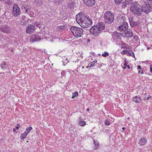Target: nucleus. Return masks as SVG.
<instances>
[{
  "label": "nucleus",
  "mask_w": 152,
  "mask_h": 152,
  "mask_svg": "<svg viewBox=\"0 0 152 152\" xmlns=\"http://www.w3.org/2000/svg\"><path fill=\"white\" fill-rule=\"evenodd\" d=\"M129 118H128V119H129Z\"/></svg>",
  "instance_id": "62"
},
{
  "label": "nucleus",
  "mask_w": 152,
  "mask_h": 152,
  "mask_svg": "<svg viewBox=\"0 0 152 152\" xmlns=\"http://www.w3.org/2000/svg\"><path fill=\"white\" fill-rule=\"evenodd\" d=\"M91 33L95 36H97L101 32L97 26H93L90 29Z\"/></svg>",
  "instance_id": "7"
},
{
  "label": "nucleus",
  "mask_w": 152,
  "mask_h": 152,
  "mask_svg": "<svg viewBox=\"0 0 152 152\" xmlns=\"http://www.w3.org/2000/svg\"><path fill=\"white\" fill-rule=\"evenodd\" d=\"M26 18V17L25 15H23L21 16V19L22 20H24Z\"/></svg>",
  "instance_id": "41"
},
{
  "label": "nucleus",
  "mask_w": 152,
  "mask_h": 152,
  "mask_svg": "<svg viewBox=\"0 0 152 152\" xmlns=\"http://www.w3.org/2000/svg\"><path fill=\"white\" fill-rule=\"evenodd\" d=\"M125 129V127H123V128H122V129L123 130H124V129Z\"/></svg>",
  "instance_id": "58"
},
{
  "label": "nucleus",
  "mask_w": 152,
  "mask_h": 152,
  "mask_svg": "<svg viewBox=\"0 0 152 152\" xmlns=\"http://www.w3.org/2000/svg\"><path fill=\"white\" fill-rule=\"evenodd\" d=\"M125 3L124 1H123L121 3V8L122 9H125L127 6V5L126 4H125Z\"/></svg>",
  "instance_id": "24"
},
{
  "label": "nucleus",
  "mask_w": 152,
  "mask_h": 152,
  "mask_svg": "<svg viewBox=\"0 0 152 152\" xmlns=\"http://www.w3.org/2000/svg\"><path fill=\"white\" fill-rule=\"evenodd\" d=\"M145 3L152 6V0H144Z\"/></svg>",
  "instance_id": "23"
},
{
  "label": "nucleus",
  "mask_w": 152,
  "mask_h": 152,
  "mask_svg": "<svg viewBox=\"0 0 152 152\" xmlns=\"http://www.w3.org/2000/svg\"><path fill=\"white\" fill-rule=\"evenodd\" d=\"M30 131L29 130H28V129H26V131L24 132V133H25V134H26L27 135L29 132Z\"/></svg>",
  "instance_id": "40"
},
{
  "label": "nucleus",
  "mask_w": 152,
  "mask_h": 152,
  "mask_svg": "<svg viewBox=\"0 0 152 152\" xmlns=\"http://www.w3.org/2000/svg\"><path fill=\"white\" fill-rule=\"evenodd\" d=\"M127 67L129 69H130V67L129 65H128L127 66Z\"/></svg>",
  "instance_id": "53"
},
{
  "label": "nucleus",
  "mask_w": 152,
  "mask_h": 152,
  "mask_svg": "<svg viewBox=\"0 0 152 152\" xmlns=\"http://www.w3.org/2000/svg\"><path fill=\"white\" fill-rule=\"evenodd\" d=\"M78 95V93L77 92H75L72 94V98H73L76 96H77Z\"/></svg>",
  "instance_id": "29"
},
{
  "label": "nucleus",
  "mask_w": 152,
  "mask_h": 152,
  "mask_svg": "<svg viewBox=\"0 0 152 152\" xmlns=\"http://www.w3.org/2000/svg\"><path fill=\"white\" fill-rule=\"evenodd\" d=\"M127 5H129L132 3V0H125L124 1Z\"/></svg>",
  "instance_id": "22"
},
{
  "label": "nucleus",
  "mask_w": 152,
  "mask_h": 152,
  "mask_svg": "<svg viewBox=\"0 0 152 152\" xmlns=\"http://www.w3.org/2000/svg\"><path fill=\"white\" fill-rule=\"evenodd\" d=\"M86 123L84 121L80 120L78 122V125L82 126H84L86 124Z\"/></svg>",
  "instance_id": "21"
},
{
  "label": "nucleus",
  "mask_w": 152,
  "mask_h": 152,
  "mask_svg": "<svg viewBox=\"0 0 152 152\" xmlns=\"http://www.w3.org/2000/svg\"><path fill=\"white\" fill-rule=\"evenodd\" d=\"M26 13L28 14V15L31 17H34V13L33 11L31 10V8H28L25 11Z\"/></svg>",
  "instance_id": "19"
},
{
  "label": "nucleus",
  "mask_w": 152,
  "mask_h": 152,
  "mask_svg": "<svg viewBox=\"0 0 152 152\" xmlns=\"http://www.w3.org/2000/svg\"><path fill=\"white\" fill-rule=\"evenodd\" d=\"M76 18L77 22L79 23L80 26L83 28L91 27L92 25V20L84 14L79 13L78 15H76Z\"/></svg>",
  "instance_id": "1"
},
{
  "label": "nucleus",
  "mask_w": 152,
  "mask_h": 152,
  "mask_svg": "<svg viewBox=\"0 0 152 152\" xmlns=\"http://www.w3.org/2000/svg\"><path fill=\"white\" fill-rule=\"evenodd\" d=\"M130 10L135 15L140 16L142 14L141 7L137 2L134 3L131 5Z\"/></svg>",
  "instance_id": "2"
},
{
  "label": "nucleus",
  "mask_w": 152,
  "mask_h": 152,
  "mask_svg": "<svg viewBox=\"0 0 152 152\" xmlns=\"http://www.w3.org/2000/svg\"><path fill=\"white\" fill-rule=\"evenodd\" d=\"M6 63L4 62H3L1 64V67L2 69L5 68Z\"/></svg>",
  "instance_id": "27"
},
{
  "label": "nucleus",
  "mask_w": 152,
  "mask_h": 152,
  "mask_svg": "<svg viewBox=\"0 0 152 152\" xmlns=\"http://www.w3.org/2000/svg\"><path fill=\"white\" fill-rule=\"evenodd\" d=\"M35 30L34 26L31 24L28 25L26 29V32L27 34H31Z\"/></svg>",
  "instance_id": "11"
},
{
  "label": "nucleus",
  "mask_w": 152,
  "mask_h": 152,
  "mask_svg": "<svg viewBox=\"0 0 152 152\" xmlns=\"http://www.w3.org/2000/svg\"><path fill=\"white\" fill-rule=\"evenodd\" d=\"M129 22L130 26L132 27H133L137 26V25L139 24V23L138 21H136L134 19H131L129 20Z\"/></svg>",
  "instance_id": "14"
},
{
  "label": "nucleus",
  "mask_w": 152,
  "mask_h": 152,
  "mask_svg": "<svg viewBox=\"0 0 152 152\" xmlns=\"http://www.w3.org/2000/svg\"><path fill=\"white\" fill-rule=\"evenodd\" d=\"M104 124L107 126H109L110 124V121L108 120H106L104 121Z\"/></svg>",
  "instance_id": "34"
},
{
  "label": "nucleus",
  "mask_w": 152,
  "mask_h": 152,
  "mask_svg": "<svg viewBox=\"0 0 152 152\" xmlns=\"http://www.w3.org/2000/svg\"><path fill=\"white\" fill-rule=\"evenodd\" d=\"M142 13L143 12L148 14L152 11V6L145 3L141 7Z\"/></svg>",
  "instance_id": "6"
},
{
  "label": "nucleus",
  "mask_w": 152,
  "mask_h": 152,
  "mask_svg": "<svg viewBox=\"0 0 152 152\" xmlns=\"http://www.w3.org/2000/svg\"><path fill=\"white\" fill-rule=\"evenodd\" d=\"M41 39L40 37L37 35H33L30 38V40L32 42H38L40 41Z\"/></svg>",
  "instance_id": "13"
},
{
  "label": "nucleus",
  "mask_w": 152,
  "mask_h": 152,
  "mask_svg": "<svg viewBox=\"0 0 152 152\" xmlns=\"http://www.w3.org/2000/svg\"><path fill=\"white\" fill-rule=\"evenodd\" d=\"M133 101L136 103H140L141 102V99L140 96H135L132 99Z\"/></svg>",
  "instance_id": "20"
},
{
  "label": "nucleus",
  "mask_w": 152,
  "mask_h": 152,
  "mask_svg": "<svg viewBox=\"0 0 152 152\" xmlns=\"http://www.w3.org/2000/svg\"><path fill=\"white\" fill-rule=\"evenodd\" d=\"M133 34V32L131 30L127 31L125 33V37L126 38H130L132 37Z\"/></svg>",
  "instance_id": "18"
},
{
  "label": "nucleus",
  "mask_w": 152,
  "mask_h": 152,
  "mask_svg": "<svg viewBox=\"0 0 152 152\" xmlns=\"http://www.w3.org/2000/svg\"><path fill=\"white\" fill-rule=\"evenodd\" d=\"M3 73H1L0 74H3Z\"/></svg>",
  "instance_id": "61"
},
{
  "label": "nucleus",
  "mask_w": 152,
  "mask_h": 152,
  "mask_svg": "<svg viewBox=\"0 0 152 152\" xmlns=\"http://www.w3.org/2000/svg\"><path fill=\"white\" fill-rule=\"evenodd\" d=\"M118 30L120 31H125L128 29V25L126 22H124L118 27Z\"/></svg>",
  "instance_id": "8"
},
{
  "label": "nucleus",
  "mask_w": 152,
  "mask_h": 152,
  "mask_svg": "<svg viewBox=\"0 0 152 152\" xmlns=\"http://www.w3.org/2000/svg\"><path fill=\"white\" fill-rule=\"evenodd\" d=\"M25 133L24 132L21 134L20 136V139L21 140H23L26 138V136L27 135L26 134H25Z\"/></svg>",
  "instance_id": "26"
},
{
  "label": "nucleus",
  "mask_w": 152,
  "mask_h": 152,
  "mask_svg": "<svg viewBox=\"0 0 152 152\" xmlns=\"http://www.w3.org/2000/svg\"><path fill=\"white\" fill-rule=\"evenodd\" d=\"M81 68H82V69H83L84 68V66H82L81 67Z\"/></svg>",
  "instance_id": "60"
},
{
  "label": "nucleus",
  "mask_w": 152,
  "mask_h": 152,
  "mask_svg": "<svg viewBox=\"0 0 152 152\" xmlns=\"http://www.w3.org/2000/svg\"><path fill=\"white\" fill-rule=\"evenodd\" d=\"M89 108H87V109H86V110L87 111H89Z\"/></svg>",
  "instance_id": "55"
},
{
  "label": "nucleus",
  "mask_w": 152,
  "mask_h": 152,
  "mask_svg": "<svg viewBox=\"0 0 152 152\" xmlns=\"http://www.w3.org/2000/svg\"><path fill=\"white\" fill-rule=\"evenodd\" d=\"M131 52H133L131 50H128V52L127 53L128 54V56H131Z\"/></svg>",
  "instance_id": "39"
},
{
  "label": "nucleus",
  "mask_w": 152,
  "mask_h": 152,
  "mask_svg": "<svg viewBox=\"0 0 152 152\" xmlns=\"http://www.w3.org/2000/svg\"><path fill=\"white\" fill-rule=\"evenodd\" d=\"M84 3L86 5L91 7L95 4V0H83Z\"/></svg>",
  "instance_id": "12"
},
{
  "label": "nucleus",
  "mask_w": 152,
  "mask_h": 152,
  "mask_svg": "<svg viewBox=\"0 0 152 152\" xmlns=\"http://www.w3.org/2000/svg\"><path fill=\"white\" fill-rule=\"evenodd\" d=\"M131 56L134 58L135 56H134V53L133 52H132V53L131 52Z\"/></svg>",
  "instance_id": "44"
},
{
  "label": "nucleus",
  "mask_w": 152,
  "mask_h": 152,
  "mask_svg": "<svg viewBox=\"0 0 152 152\" xmlns=\"http://www.w3.org/2000/svg\"><path fill=\"white\" fill-rule=\"evenodd\" d=\"M123 0H115V3L117 4H118L120 3H121V2Z\"/></svg>",
  "instance_id": "35"
},
{
  "label": "nucleus",
  "mask_w": 152,
  "mask_h": 152,
  "mask_svg": "<svg viewBox=\"0 0 152 152\" xmlns=\"http://www.w3.org/2000/svg\"><path fill=\"white\" fill-rule=\"evenodd\" d=\"M13 131L14 132H16V129H13Z\"/></svg>",
  "instance_id": "51"
},
{
  "label": "nucleus",
  "mask_w": 152,
  "mask_h": 152,
  "mask_svg": "<svg viewBox=\"0 0 152 152\" xmlns=\"http://www.w3.org/2000/svg\"><path fill=\"white\" fill-rule=\"evenodd\" d=\"M20 126V124H18L17 125V126H16V128L18 130L19 129V127Z\"/></svg>",
  "instance_id": "42"
},
{
  "label": "nucleus",
  "mask_w": 152,
  "mask_h": 152,
  "mask_svg": "<svg viewBox=\"0 0 152 152\" xmlns=\"http://www.w3.org/2000/svg\"><path fill=\"white\" fill-rule=\"evenodd\" d=\"M70 30L76 37H81L83 33V30L80 28L72 26L70 28Z\"/></svg>",
  "instance_id": "3"
},
{
  "label": "nucleus",
  "mask_w": 152,
  "mask_h": 152,
  "mask_svg": "<svg viewBox=\"0 0 152 152\" xmlns=\"http://www.w3.org/2000/svg\"><path fill=\"white\" fill-rule=\"evenodd\" d=\"M54 2L57 4H60L62 3V0H55Z\"/></svg>",
  "instance_id": "25"
},
{
  "label": "nucleus",
  "mask_w": 152,
  "mask_h": 152,
  "mask_svg": "<svg viewBox=\"0 0 152 152\" xmlns=\"http://www.w3.org/2000/svg\"><path fill=\"white\" fill-rule=\"evenodd\" d=\"M109 53L107 52H104V53L102 54V56L104 57H106L107 56H108Z\"/></svg>",
  "instance_id": "31"
},
{
  "label": "nucleus",
  "mask_w": 152,
  "mask_h": 152,
  "mask_svg": "<svg viewBox=\"0 0 152 152\" xmlns=\"http://www.w3.org/2000/svg\"><path fill=\"white\" fill-rule=\"evenodd\" d=\"M94 63L93 62L90 63L89 64V67H91L94 66Z\"/></svg>",
  "instance_id": "38"
},
{
  "label": "nucleus",
  "mask_w": 152,
  "mask_h": 152,
  "mask_svg": "<svg viewBox=\"0 0 152 152\" xmlns=\"http://www.w3.org/2000/svg\"><path fill=\"white\" fill-rule=\"evenodd\" d=\"M94 143L95 145V148L96 149H97L99 147V143L98 142H94Z\"/></svg>",
  "instance_id": "30"
},
{
  "label": "nucleus",
  "mask_w": 152,
  "mask_h": 152,
  "mask_svg": "<svg viewBox=\"0 0 152 152\" xmlns=\"http://www.w3.org/2000/svg\"><path fill=\"white\" fill-rule=\"evenodd\" d=\"M27 129L30 131L32 129V128L31 126H30L28 128H27Z\"/></svg>",
  "instance_id": "46"
},
{
  "label": "nucleus",
  "mask_w": 152,
  "mask_h": 152,
  "mask_svg": "<svg viewBox=\"0 0 152 152\" xmlns=\"http://www.w3.org/2000/svg\"><path fill=\"white\" fill-rule=\"evenodd\" d=\"M6 0H0V1H5Z\"/></svg>",
  "instance_id": "57"
},
{
  "label": "nucleus",
  "mask_w": 152,
  "mask_h": 152,
  "mask_svg": "<svg viewBox=\"0 0 152 152\" xmlns=\"http://www.w3.org/2000/svg\"><path fill=\"white\" fill-rule=\"evenodd\" d=\"M11 28L10 27L7 25H4L0 27V30L2 32L8 34L10 32Z\"/></svg>",
  "instance_id": "9"
},
{
  "label": "nucleus",
  "mask_w": 152,
  "mask_h": 152,
  "mask_svg": "<svg viewBox=\"0 0 152 152\" xmlns=\"http://www.w3.org/2000/svg\"><path fill=\"white\" fill-rule=\"evenodd\" d=\"M65 72L64 71H63L61 72V77L63 78L64 77H65Z\"/></svg>",
  "instance_id": "32"
},
{
  "label": "nucleus",
  "mask_w": 152,
  "mask_h": 152,
  "mask_svg": "<svg viewBox=\"0 0 152 152\" xmlns=\"http://www.w3.org/2000/svg\"><path fill=\"white\" fill-rule=\"evenodd\" d=\"M124 66H126L127 65V64L126 63L124 64Z\"/></svg>",
  "instance_id": "54"
},
{
  "label": "nucleus",
  "mask_w": 152,
  "mask_h": 152,
  "mask_svg": "<svg viewBox=\"0 0 152 152\" xmlns=\"http://www.w3.org/2000/svg\"><path fill=\"white\" fill-rule=\"evenodd\" d=\"M128 52V50H124L121 52V53L122 54H125L126 53H127Z\"/></svg>",
  "instance_id": "37"
},
{
  "label": "nucleus",
  "mask_w": 152,
  "mask_h": 152,
  "mask_svg": "<svg viewBox=\"0 0 152 152\" xmlns=\"http://www.w3.org/2000/svg\"><path fill=\"white\" fill-rule=\"evenodd\" d=\"M21 12L20 9L18 4H14L13 6L12 11V14L15 17H17L19 15Z\"/></svg>",
  "instance_id": "5"
},
{
  "label": "nucleus",
  "mask_w": 152,
  "mask_h": 152,
  "mask_svg": "<svg viewBox=\"0 0 152 152\" xmlns=\"http://www.w3.org/2000/svg\"><path fill=\"white\" fill-rule=\"evenodd\" d=\"M138 73L139 74H142L143 73L142 70H139L138 72Z\"/></svg>",
  "instance_id": "43"
},
{
  "label": "nucleus",
  "mask_w": 152,
  "mask_h": 152,
  "mask_svg": "<svg viewBox=\"0 0 152 152\" xmlns=\"http://www.w3.org/2000/svg\"><path fill=\"white\" fill-rule=\"evenodd\" d=\"M104 19L105 22L108 23H111L114 20V17L113 13L110 12H106L104 15Z\"/></svg>",
  "instance_id": "4"
},
{
  "label": "nucleus",
  "mask_w": 152,
  "mask_h": 152,
  "mask_svg": "<svg viewBox=\"0 0 152 152\" xmlns=\"http://www.w3.org/2000/svg\"><path fill=\"white\" fill-rule=\"evenodd\" d=\"M94 63V64L95 63H96L97 62V60H96L94 61H93V62Z\"/></svg>",
  "instance_id": "52"
},
{
  "label": "nucleus",
  "mask_w": 152,
  "mask_h": 152,
  "mask_svg": "<svg viewBox=\"0 0 152 152\" xmlns=\"http://www.w3.org/2000/svg\"><path fill=\"white\" fill-rule=\"evenodd\" d=\"M21 8L22 9H27L26 5H25V2H23L21 3Z\"/></svg>",
  "instance_id": "28"
},
{
  "label": "nucleus",
  "mask_w": 152,
  "mask_h": 152,
  "mask_svg": "<svg viewBox=\"0 0 152 152\" xmlns=\"http://www.w3.org/2000/svg\"><path fill=\"white\" fill-rule=\"evenodd\" d=\"M147 140L145 138L142 137L140 139L138 142V143L140 146H143L147 143Z\"/></svg>",
  "instance_id": "16"
},
{
  "label": "nucleus",
  "mask_w": 152,
  "mask_h": 152,
  "mask_svg": "<svg viewBox=\"0 0 152 152\" xmlns=\"http://www.w3.org/2000/svg\"><path fill=\"white\" fill-rule=\"evenodd\" d=\"M134 37V38H136V37L137 38V36H135Z\"/></svg>",
  "instance_id": "59"
},
{
  "label": "nucleus",
  "mask_w": 152,
  "mask_h": 152,
  "mask_svg": "<svg viewBox=\"0 0 152 152\" xmlns=\"http://www.w3.org/2000/svg\"><path fill=\"white\" fill-rule=\"evenodd\" d=\"M126 66H124V67H123V69H126Z\"/></svg>",
  "instance_id": "56"
},
{
  "label": "nucleus",
  "mask_w": 152,
  "mask_h": 152,
  "mask_svg": "<svg viewBox=\"0 0 152 152\" xmlns=\"http://www.w3.org/2000/svg\"><path fill=\"white\" fill-rule=\"evenodd\" d=\"M75 5V3L72 0L69 1L67 3V6L69 9H72L74 7Z\"/></svg>",
  "instance_id": "15"
},
{
  "label": "nucleus",
  "mask_w": 152,
  "mask_h": 152,
  "mask_svg": "<svg viewBox=\"0 0 152 152\" xmlns=\"http://www.w3.org/2000/svg\"><path fill=\"white\" fill-rule=\"evenodd\" d=\"M150 71L152 73V65L150 67Z\"/></svg>",
  "instance_id": "49"
},
{
  "label": "nucleus",
  "mask_w": 152,
  "mask_h": 152,
  "mask_svg": "<svg viewBox=\"0 0 152 152\" xmlns=\"http://www.w3.org/2000/svg\"><path fill=\"white\" fill-rule=\"evenodd\" d=\"M20 24L22 26L23 25H26V23H24V22H22L21 23H20Z\"/></svg>",
  "instance_id": "48"
},
{
  "label": "nucleus",
  "mask_w": 152,
  "mask_h": 152,
  "mask_svg": "<svg viewBox=\"0 0 152 152\" xmlns=\"http://www.w3.org/2000/svg\"><path fill=\"white\" fill-rule=\"evenodd\" d=\"M35 26L37 27H39L40 26V25L39 24H38V23H36V22L35 23Z\"/></svg>",
  "instance_id": "45"
},
{
  "label": "nucleus",
  "mask_w": 152,
  "mask_h": 152,
  "mask_svg": "<svg viewBox=\"0 0 152 152\" xmlns=\"http://www.w3.org/2000/svg\"><path fill=\"white\" fill-rule=\"evenodd\" d=\"M22 9V11H23V12L24 13H26V12L25 11L27 9Z\"/></svg>",
  "instance_id": "47"
},
{
  "label": "nucleus",
  "mask_w": 152,
  "mask_h": 152,
  "mask_svg": "<svg viewBox=\"0 0 152 152\" xmlns=\"http://www.w3.org/2000/svg\"><path fill=\"white\" fill-rule=\"evenodd\" d=\"M151 98V96L148 95V97H145L144 99L145 100H148L150 99Z\"/></svg>",
  "instance_id": "36"
},
{
  "label": "nucleus",
  "mask_w": 152,
  "mask_h": 152,
  "mask_svg": "<svg viewBox=\"0 0 152 152\" xmlns=\"http://www.w3.org/2000/svg\"><path fill=\"white\" fill-rule=\"evenodd\" d=\"M64 26H60L57 27V29L59 31H61V30L64 29Z\"/></svg>",
  "instance_id": "33"
},
{
  "label": "nucleus",
  "mask_w": 152,
  "mask_h": 152,
  "mask_svg": "<svg viewBox=\"0 0 152 152\" xmlns=\"http://www.w3.org/2000/svg\"><path fill=\"white\" fill-rule=\"evenodd\" d=\"M96 26L98 27L101 32V31L103 30L105 28V25L104 23L102 22L99 23L97 24Z\"/></svg>",
  "instance_id": "17"
},
{
  "label": "nucleus",
  "mask_w": 152,
  "mask_h": 152,
  "mask_svg": "<svg viewBox=\"0 0 152 152\" xmlns=\"http://www.w3.org/2000/svg\"><path fill=\"white\" fill-rule=\"evenodd\" d=\"M138 69H141V67L140 65H138Z\"/></svg>",
  "instance_id": "50"
},
{
  "label": "nucleus",
  "mask_w": 152,
  "mask_h": 152,
  "mask_svg": "<svg viewBox=\"0 0 152 152\" xmlns=\"http://www.w3.org/2000/svg\"><path fill=\"white\" fill-rule=\"evenodd\" d=\"M113 41L116 42V41L119 39L121 36V34L117 32H113L112 34Z\"/></svg>",
  "instance_id": "10"
}]
</instances>
